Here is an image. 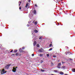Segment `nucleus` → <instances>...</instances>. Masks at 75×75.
<instances>
[{"mask_svg":"<svg viewBox=\"0 0 75 75\" xmlns=\"http://www.w3.org/2000/svg\"><path fill=\"white\" fill-rule=\"evenodd\" d=\"M70 54V53H69V52H66V55H67V54Z\"/></svg>","mask_w":75,"mask_h":75,"instance_id":"nucleus-13","label":"nucleus"},{"mask_svg":"<svg viewBox=\"0 0 75 75\" xmlns=\"http://www.w3.org/2000/svg\"><path fill=\"white\" fill-rule=\"evenodd\" d=\"M17 68V67H15V68Z\"/></svg>","mask_w":75,"mask_h":75,"instance_id":"nucleus-45","label":"nucleus"},{"mask_svg":"<svg viewBox=\"0 0 75 75\" xmlns=\"http://www.w3.org/2000/svg\"><path fill=\"white\" fill-rule=\"evenodd\" d=\"M66 47V48H68V47Z\"/></svg>","mask_w":75,"mask_h":75,"instance_id":"nucleus-46","label":"nucleus"},{"mask_svg":"<svg viewBox=\"0 0 75 75\" xmlns=\"http://www.w3.org/2000/svg\"><path fill=\"white\" fill-rule=\"evenodd\" d=\"M43 62V60H41V63H42V62Z\"/></svg>","mask_w":75,"mask_h":75,"instance_id":"nucleus-29","label":"nucleus"},{"mask_svg":"<svg viewBox=\"0 0 75 75\" xmlns=\"http://www.w3.org/2000/svg\"><path fill=\"white\" fill-rule=\"evenodd\" d=\"M39 56H40V57H42L43 56V54H39Z\"/></svg>","mask_w":75,"mask_h":75,"instance_id":"nucleus-11","label":"nucleus"},{"mask_svg":"<svg viewBox=\"0 0 75 75\" xmlns=\"http://www.w3.org/2000/svg\"><path fill=\"white\" fill-rule=\"evenodd\" d=\"M61 65V64L60 63H59L58 64V65H57V66H60Z\"/></svg>","mask_w":75,"mask_h":75,"instance_id":"nucleus-18","label":"nucleus"},{"mask_svg":"<svg viewBox=\"0 0 75 75\" xmlns=\"http://www.w3.org/2000/svg\"><path fill=\"white\" fill-rule=\"evenodd\" d=\"M19 10H21V6H20L19 8Z\"/></svg>","mask_w":75,"mask_h":75,"instance_id":"nucleus-30","label":"nucleus"},{"mask_svg":"<svg viewBox=\"0 0 75 75\" xmlns=\"http://www.w3.org/2000/svg\"><path fill=\"white\" fill-rule=\"evenodd\" d=\"M39 44H38L36 46L37 47H40Z\"/></svg>","mask_w":75,"mask_h":75,"instance_id":"nucleus-20","label":"nucleus"},{"mask_svg":"<svg viewBox=\"0 0 75 75\" xmlns=\"http://www.w3.org/2000/svg\"><path fill=\"white\" fill-rule=\"evenodd\" d=\"M20 52H23V50H22L21 48H20L19 50Z\"/></svg>","mask_w":75,"mask_h":75,"instance_id":"nucleus-9","label":"nucleus"},{"mask_svg":"<svg viewBox=\"0 0 75 75\" xmlns=\"http://www.w3.org/2000/svg\"><path fill=\"white\" fill-rule=\"evenodd\" d=\"M54 72H55L56 73H57V72H58V71L57 70H54Z\"/></svg>","mask_w":75,"mask_h":75,"instance_id":"nucleus-14","label":"nucleus"},{"mask_svg":"<svg viewBox=\"0 0 75 75\" xmlns=\"http://www.w3.org/2000/svg\"><path fill=\"white\" fill-rule=\"evenodd\" d=\"M30 0H29L28 1V2H30Z\"/></svg>","mask_w":75,"mask_h":75,"instance_id":"nucleus-44","label":"nucleus"},{"mask_svg":"<svg viewBox=\"0 0 75 75\" xmlns=\"http://www.w3.org/2000/svg\"><path fill=\"white\" fill-rule=\"evenodd\" d=\"M41 37H39V40H41Z\"/></svg>","mask_w":75,"mask_h":75,"instance_id":"nucleus-33","label":"nucleus"},{"mask_svg":"<svg viewBox=\"0 0 75 75\" xmlns=\"http://www.w3.org/2000/svg\"><path fill=\"white\" fill-rule=\"evenodd\" d=\"M13 50H12L10 52H13Z\"/></svg>","mask_w":75,"mask_h":75,"instance_id":"nucleus-38","label":"nucleus"},{"mask_svg":"<svg viewBox=\"0 0 75 75\" xmlns=\"http://www.w3.org/2000/svg\"><path fill=\"white\" fill-rule=\"evenodd\" d=\"M31 23V21H30L29 22H28V23L30 24V23Z\"/></svg>","mask_w":75,"mask_h":75,"instance_id":"nucleus-35","label":"nucleus"},{"mask_svg":"<svg viewBox=\"0 0 75 75\" xmlns=\"http://www.w3.org/2000/svg\"><path fill=\"white\" fill-rule=\"evenodd\" d=\"M57 68H59V69H60L61 68V67L60 66H57Z\"/></svg>","mask_w":75,"mask_h":75,"instance_id":"nucleus-17","label":"nucleus"},{"mask_svg":"<svg viewBox=\"0 0 75 75\" xmlns=\"http://www.w3.org/2000/svg\"><path fill=\"white\" fill-rule=\"evenodd\" d=\"M27 27H29V25L28 24L27 25Z\"/></svg>","mask_w":75,"mask_h":75,"instance_id":"nucleus-37","label":"nucleus"},{"mask_svg":"<svg viewBox=\"0 0 75 75\" xmlns=\"http://www.w3.org/2000/svg\"><path fill=\"white\" fill-rule=\"evenodd\" d=\"M57 54V53H56V54Z\"/></svg>","mask_w":75,"mask_h":75,"instance_id":"nucleus-49","label":"nucleus"},{"mask_svg":"<svg viewBox=\"0 0 75 75\" xmlns=\"http://www.w3.org/2000/svg\"><path fill=\"white\" fill-rule=\"evenodd\" d=\"M32 57H34V54H32Z\"/></svg>","mask_w":75,"mask_h":75,"instance_id":"nucleus-32","label":"nucleus"},{"mask_svg":"<svg viewBox=\"0 0 75 75\" xmlns=\"http://www.w3.org/2000/svg\"><path fill=\"white\" fill-rule=\"evenodd\" d=\"M29 4V3H27V4H26V6H25V7H26V8H27V7H28V6Z\"/></svg>","mask_w":75,"mask_h":75,"instance_id":"nucleus-6","label":"nucleus"},{"mask_svg":"<svg viewBox=\"0 0 75 75\" xmlns=\"http://www.w3.org/2000/svg\"><path fill=\"white\" fill-rule=\"evenodd\" d=\"M36 44H37V42H36L35 41L34 42V44H33L34 46H35V45Z\"/></svg>","mask_w":75,"mask_h":75,"instance_id":"nucleus-8","label":"nucleus"},{"mask_svg":"<svg viewBox=\"0 0 75 75\" xmlns=\"http://www.w3.org/2000/svg\"><path fill=\"white\" fill-rule=\"evenodd\" d=\"M35 7H37V4H35Z\"/></svg>","mask_w":75,"mask_h":75,"instance_id":"nucleus-36","label":"nucleus"},{"mask_svg":"<svg viewBox=\"0 0 75 75\" xmlns=\"http://www.w3.org/2000/svg\"><path fill=\"white\" fill-rule=\"evenodd\" d=\"M57 56L55 55H54L53 56V57H54V58H56V57Z\"/></svg>","mask_w":75,"mask_h":75,"instance_id":"nucleus-22","label":"nucleus"},{"mask_svg":"<svg viewBox=\"0 0 75 75\" xmlns=\"http://www.w3.org/2000/svg\"><path fill=\"white\" fill-rule=\"evenodd\" d=\"M17 70V69L15 68V67H13V69L12 70L13 72H16V70Z\"/></svg>","mask_w":75,"mask_h":75,"instance_id":"nucleus-3","label":"nucleus"},{"mask_svg":"<svg viewBox=\"0 0 75 75\" xmlns=\"http://www.w3.org/2000/svg\"><path fill=\"white\" fill-rule=\"evenodd\" d=\"M47 57H50V55L49 54H47Z\"/></svg>","mask_w":75,"mask_h":75,"instance_id":"nucleus-24","label":"nucleus"},{"mask_svg":"<svg viewBox=\"0 0 75 75\" xmlns=\"http://www.w3.org/2000/svg\"><path fill=\"white\" fill-rule=\"evenodd\" d=\"M51 46H52V44H50V45H49V47H51Z\"/></svg>","mask_w":75,"mask_h":75,"instance_id":"nucleus-28","label":"nucleus"},{"mask_svg":"<svg viewBox=\"0 0 75 75\" xmlns=\"http://www.w3.org/2000/svg\"><path fill=\"white\" fill-rule=\"evenodd\" d=\"M33 34V33H32Z\"/></svg>","mask_w":75,"mask_h":75,"instance_id":"nucleus-48","label":"nucleus"},{"mask_svg":"<svg viewBox=\"0 0 75 75\" xmlns=\"http://www.w3.org/2000/svg\"><path fill=\"white\" fill-rule=\"evenodd\" d=\"M34 32H35V33H38V31L37 30H34Z\"/></svg>","mask_w":75,"mask_h":75,"instance_id":"nucleus-15","label":"nucleus"},{"mask_svg":"<svg viewBox=\"0 0 75 75\" xmlns=\"http://www.w3.org/2000/svg\"><path fill=\"white\" fill-rule=\"evenodd\" d=\"M16 52H17V50H15L14 51V52L15 53H16Z\"/></svg>","mask_w":75,"mask_h":75,"instance_id":"nucleus-21","label":"nucleus"},{"mask_svg":"<svg viewBox=\"0 0 75 75\" xmlns=\"http://www.w3.org/2000/svg\"><path fill=\"white\" fill-rule=\"evenodd\" d=\"M33 39L35 38H36V36H35L34 35H33Z\"/></svg>","mask_w":75,"mask_h":75,"instance_id":"nucleus-5","label":"nucleus"},{"mask_svg":"<svg viewBox=\"0 0 75 75\" xmlns=\"http://www.w3.org/2000/svg\"><path fill=\"white\" fill-rule=\"evenodd\" d=\"M37 21H36L35 22L34 24L35 25H37Z\"/></svg>","mask_w":75,"mask_h":75,"instance_id":"nucleus-16","label":"nucleus"},{"mask_svg":"<svg viewBox=\"0 0 75 75\" xmlns=\"http://www.w3.org/2000/svg\"><path fill=\"white\" fill-rule=\"evenodd\" d=\"M70 60H72V59H69Z\"/></svg>","mask_w":75,"mask_h":75,"instance_id":"nucleus-42","label":"nucleus"},{"mask_svg":"<svg viewBox=\"0 0 75 75\" xmlns=\"http://www.w3.org/2000/svg\"><path fill=\"white\" fill-rule=\"evenodd\" d=\"M60 74H61V75H63V74H64V73L61 72H60Z\"/></svg>","mask_w":75,"mask_h":75,"instance_id":"nucleus-23","label":"nucleus"},{"mask_svg":"<svg viewBox=\"0 0 75 75\" xmlns=\"http://www.w3.org/2000/svg\"><path fill=\"white\" fill-rule=\"evenodd\" d=\"M51 64H52V65H54V64H53V63H51Z\"/></svg>","mask_w":75,"mask_h":75,"instance_id":"nucleus-41","label":"nucleus"},{"mask_svg":"<svg viewBox=\"0 0 75 75\" xmlns=\"http://www.w3.org/2000/svg\"><path fill=\"white\" fill-rule=\"evenodd\" d=\"M16 56H18V53H16Z\"/></svg>","mask_w":75,"mask_h":75,"instance_id":"nucleus-27","label":"nucleus"},{"mask_svg":"<svg viewBox=\"0 0 75 75\" xmlns=\"http://www.w3.org/2000/svg\"><path fill=\"white\" fill-rule=\"evenodd\" d=\"M36 11H35V10H34L33 11V13L34 14H36Z\"/></svg>","mask_w":75,"mask_h":75,"instance_id":"nucleus-12","label":"nucleus"},{"mask_svg":"<svg viewBox=\"0 0 75 75\" xmlns=\"http://www.w3.org/2000/svg\"><path fill=\"white\" fill-rule=\"evenodd\" d=\"M40 71H42V72H44V71H45V70H42V69H41Z\"/></svg>","mask_w":75,"mask_h":75,"instance_id":"nucleus-19","label":"nucleus"},{"mask_svg":"<svg viewBox=\"0 0 75 75\" xmlns=\"http://www.w3.org/2000/svg\"><path fill=\"white\" fill-rule=\"evenodd\" d=\"M11 65V64H10L7 65V66H5V68H6V69H8L9 68V67H10Z\"/></svg>","mask_w":75,"mask_h":75,"instance_id":"nucleus-2","label":"nucleus"},{"mask_svg":"<svg viewBox=\"0 0 75 75\" xmlns=\"http://www.w3.org/2000/svg\"><path fill=\"white\" fill-rule=\"evenodd\" d=\"M34 22H35V21H34L33 22V23H34Z\"/></svg>","mask_w":75,"mask_h":75,"instance_id":"nucleus-43","label":"nucleus"},{"mask_svg":"<svg viewBox=\"0 0 75 75\" xmlns=\"http://www.w3.org/2000/svg\"><path fill=\"white\" fill-rule=\"evenodd\" d=\"M65 66H63L62 68H61V69H65Z\"/></svg>","mask_w":75,"mask_h":75,"instance_id":"nucleus-7","label":"nucleus"},{"mask_svg":"<svg viewBox=\"0 0 75 75\" xmlns=\"http://www.w3.org/2000/svg\"><path fill=\"white\" fill-rule=\"evenodd\" d=\"M57 2H56V3H58V1H57Z\"/></svg>","mask_w":75,"mask_h":75,"instance_id":"nucleus-40","label":"nucleus"},{"mask_svg":"<svg viewBox=\"0 0 75 75\" xmlns=\"http://www.w3.org/2000/svg\"><path fill=\"white\" fill-rule=\"evenodd\" d=\"M52 50V48H51L49 50V51H51Z\"/></svg>","mask_w":75,"mask_h":75,"instance_id":"nucleus-26","label":"nucleus"},{"mask_svg":"<svg viewBox=\"0 0 75 75\" xmlns=\"http://www.w3.org/2000/svg\"><path fill=\"white\" fill-rule=\"evenodd\" d=\"M20 6V4H19V6Z\"/></svg>","mask_w":75,"mask_h":75,"instance_id":"nucleus-47","label":"nucleus"},{"mask_svg":"<svg viewBox=\"0 0 75 75\" xmlns=\"http://www.w3.org/2000/svg\"><path fill=\"white\" fill-rule=\"evenodd\" d=\"M29 17H30V18H31V16H30V14H29Z\"/></svg>","mask_w":75,"mask_h":75,"instance_id":"nucleus-31","label":"nucleus"},{"mask_svg":"<svg viewBox=\"0 0 75 75\" xmlns=\"http://www.w3.org/2000/svg\"><path fill=\"white\" fill-rule=\"evenodd\" d=\"M25 48V47H23L22 48V49L23 50H24V49Z\"/></svg>","mask_w":75,"mask_h":75,"instance_id":"nucleus-34","label":"nucleus"},{"mask_svg":"<svg viewBox=\"0 0 75 75\" xmlns=\"http://www.w3.org/2000/svg\"><path fill=\"white\" fill-rule=\"evenodd\" d=\"M72 72H75V69H72Z\"/></svg>","mask_w":75,"mask_h":75,"instance_id":"nucleus-10","label":"nucleus"},{"mask_svg":"<svg viewBox=\"0 0 75 75\" xmlns=\"http://www.w3.org/2000/svg\"><path fill=\"white\" fill-rule=\"evenodd\" d=\"M19 4H21V1H20L18 2Z\"/></svg>","mask_w":75,"mask_h":75,"instance_id":"nucleus-25","label":"nucleus"},{"mask_svg":"<svg viewBox=\"0 0 75 75\" xmlns=\"http://www.w3.org/2000/svg\"><path fill=\"white\" fill-rule=\"evenodd\" d=\"M1 73V74H6V71H5L4 69H3L2 70H1L0 71V73Z\"/></svg>","mask_w":75,"mask_h":75,"instance_id":"nucleus-1","label":"nucleus"},{"mask_svg":"<svg viewBox=\"0 0 75 75\" xmlns=\"http://www.w3.org/2000/svg\"><path fill=\"white\" fill-rule=\"evenodd\" d=\"M62 64H64V63H65V62H62Z\"/></svg>","mask_w":75,"mask_h":75,"instance_id":"nucleus-39","label":"nucleus"},{"mask_svg":"<svg viewBox=\"0 0 75 75\" xmlns=\"http://www.w3.org/2000/svg\"><path fill=\"white\" fill-rule=\"evenodd\" d=\"M39 52H44V50L43 49H40L39 50Z\"/></svg>","mask_w":75,"mask_h":75,"instance_id":"nucleus-4","label":"nucleus"}]
</instances>
